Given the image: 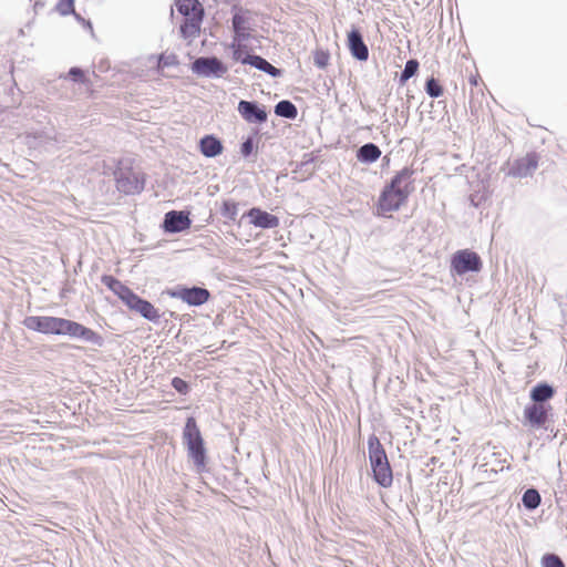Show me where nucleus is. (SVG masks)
<instances>
[{
	"mask_svg": "<svg viewBox=\"0 0 567 567\" xmlns=\"http://www.w3.org/2000/svg\"><path fill=\"white\" fill-rule=\"evenodd\" d=\"M101 281L106 286L114 295H116L123 302L133 291L130 287L124 285L117 278L111 275H103Z\"/></svg>",
	"mask_w": 567,
	"mask_h": 567,
	"instance_id": "4be33fe9",
	"label": "nucleus"
},
{
	"mask_svg": "<svg viewBox=\"0 0 567 567\" xmlns=\"http://www.w3.org/2000/svg\"><path fill=\"white\" fill-rule=\"evenodd\" d=\"M330 55L328 52L318 50L315 53L313 62L319 69H324L329 63Z\"/></svg>",
	"mask_w": 567,
	"mask_h": 567,
	"instance_id": "e433bc0d",
	"label": "nucleus"
},
{
	"mask_svg": "<svg viewBox=\"0 0 567 567\" xmlns=\"http://www.w3.org/2000/svg\"><path fill=\"white\" fill-rule=\"evenodd\" d=\"M313 161L315 158L312 154H305L302 161L298 163L296 169L292 171V174H300V179H306L315 172V168L312 166Z\"/></svg>",
	"mask_w": 567,
	"mask_h": 567,
	"instance_id": "cd10ccee",
	"label": "nucleus"
},
{
	"mask_svg": "<svg viewBox=\"0 0 567 567\" xmlns=\"http://www.w3.org/2000/svg\"><path fill=\"white\" fill-rule=\"evenodd\" d=\"M413 174L414 171L411 167L405 166L401 171L396 172L384 187L394 192L409 190L410 195L414 189L412 178Z\"/></svg>",
	"mask_w": 567,
	"mask_h": 567,
	"instance_id": "a211bd4d",
	"label": "nucleus"
},
{
	"mask_svg": "<svg viewBox=\"0 0 567 567\" xmlns=\"http://www.w3.org/2000/svg\"><path fill=\"white\" fill-rule=\"evenodd\" d=\"M543 567H565L563 559L556 554H545L542 558Z\"/></svg>",
	"mask_w": 567,
	"mask_h": 567,
	"instance_id": "72a5a7b5",
	"label": "nucleus"
},
{
	"mask_svg": "<svg viewBox=\"0 0 567 567\" xmlns=\"http://www.w3.org/2000/svg\"><path fill=\"white\" fill-rule=\"evenodd\" d=\"M72 14H73V16H74V18H75L79 22H81V23H83V21L85 20L84 18H82V17H81L79 13H76L75 11H74V13H72Z\"/></svg>",
	"mask_w": 567,
	"mask_h": 567,
	"instance_id": "a19ab883",
	"label": "nucleus"
},
{
	"mask_svg": "<svg viewBox=\"0 0 567 567\" xmlns=\"http://www.w3.org/2000/svg\"><path fill=\"white\" fill-rule=\"evenodd\" d=\"M55 10L63 17L74 13V0H59Z\"/></svg>",
	"mask_w": 567,
	"mask_h": 567,
	"instance_id": "f704fd0d",
	"label": "nucleus"
},
{
	"mask_svg": "<svg viewBox=\"0 0 567 567\" xmlns=\"http://www.w3.org/2000/svg\"><path fill=\"white\" fill-rule=\"evenodd\" d=\"M556 393L555 388L547 382H539L534 385L529 392V398L533 403L537 404H550L549 400L554 398Z\"/></svg>",
	"mask_w": 567,
	"mask_h": 567,
	"instance_id": "412c9836",
	"label": "nucleus"
},
{
	"mask_svg": "<svg viewBox=\"0 0 567 567\" xmlns=\"http://www.w3.org/2000/svg\"><path fill=\"white\" fill-rule=\"evenodd\" d=\"M231 13L233 39L246 42L252 39V32L255 31L254 12L241 6L234 4Z\"/></svg>",
	"mask_w": 567,
	"mask_h": 567,
	"instance_id": "39448f33",
	"label": "nucleus"
},
{
	"mask_svg": "<svg viewBox=\"0 0 567 567\" xmlns=\"http://www.w3.org/2000/svg\"><path fill=\"white\" fill-rule=\"evenodd\" d=\"M357 159L363 164H372L381 156L380 147L374 143H365L357 151Z\"/></svg>",
	"mask_w": 567,
	"mask_h": 567,
	"instance_id": "5701e85b",
	"label": "nucleus"
},
{
	"mask_svg": "<svg viewBox=\"0 0 567 567\" xmlns=\"http://www.w3.org/2000/svg\"><path fill=\"white\" fill-rule=\"evenodd\" d=\"M409 190L404 192H394L388 189L385 187L382 188L377 207L380 210L381 215L386 213L396 212L401 208V206L408 200Z\"/></svg>",
	"mask_w": 567,
	"mask_h": 567,
	"instance_id": "f8f14e48",
	"label": "nucleus"
},
{
	"mask_svg": "<svg viewBox=\"0 0 567 567\" xmlns=\"http://www.w3.org/2000/svg\"><path fill=\"white\" fill-rule=\"evenodd\" d=\"M220 214L223 217L227 218L230 221H235L238 214V206L235 202L224 200L220 209Z\"/></svg>",
	"mask_w": 567,
	"mask_h": 567,
	"instance_id": "2f4dec72",
	"label": "nucleus"
},
{
	"mask_svg": "<svg viewBox=\"0 0 567 567\" xmlns=\"http://www.w3.org/2000/svg\"><path fill=\"white\" fill-rule=\"evenodd\" d=\"M125 306L138 313L144 319L157 323L159 321V312L148 300L140 297L134 291L124 301Z\"/></svg>",
	"mask_w": 567,
	"mask_h": 567,
	"instance_id": "ddd939ff",
	"label": "nucleus"
},
{
	"mask_svg": "<svg viewBox=\"0 0 567 567\" xmlns=\"http://www.w3.org/2000/svg\"><path fill=\"white\" fill-rule=\"evenodd\" d=\"M470 83H471L472 85H477V79H476L475 76H471V78H470Z\"/></svg>",
	"mask_w": 567,
	"mask_h": 567,
	"instance_id": "79ce46f5",
	"label": "nucleus"
},
{
	"mask_svg": "<svg viewBox=\"0 0 567 567\" xmlns=\"http://www.w3.org/2000/svg\"><path fill=\"white\" fill-rule=\"evenodd\" d=\"M553 406L550 404L529 403L524 408V417L532 429H548V423L553 421Z\"/></svg>",
	"mask_w": 567,
	"mask_h": 567,
	"instance_id": "1a4fd4ad",
	"label": "nucleus"
},
{
	"mask_svg": "<svg viewBox=\"0 0 567 567\" xmlns=\"http://www.w3.org/2000/svg\"><path fill=\"white\" fill-rule=\"evenodd\" d=\"M221 141L214 134H207L199 140V151L208 158H214L223 153Z\"/></svg>",
	"mask_w": 567,
	"mask_h": 567,
	"instance_id": "aec40b11",
	"label": "nucleus"
},
{
	"mask_svg": "<svg viewBox=\"0 0 567 567\" xmlns=\"http://www.w3.org/2000/svg\"><path fill=\"white\" fill-rule=\"evenodd\" d=\"M183 441L187 447V455L193 461L197 473H204L207 470V451L205 442L197 425L195 417L186 419L183 429Z\"/></svg>",
	"mask_w": 567,
	"mask_h": 567,
	"instance_id": "f03ea898",
	"label": "nucleus"
},
{
	"mask_svg": "<svg viewBox=\"0 0 567 567\" xmlns=\"http://www.w3.org/2000/svg\"><path fill=\"white\" fill-rule=\"evenodd\" d=\"M240 116L250 124H262L268 118L266 106L257 101L240 100L237 105Z\"/></svg>",
	"mask_w": 567,
	"mask_h": 567,
	"instance_id": "dca6fc26",
	"label": "nucleus"
},
{
	"mask_svg": "<svg viewBox=\"0 0 567 567\" xmlns=\"http://www.w3.org/2000/svg\"><path fill=\"white\" fill-rule=\"evenodd\" d=\"M44 4L40 1H37L35 4H34V8L38 9L40 7H43Z\"/></svg>",
	"mask_w": 567,
	"mask_h": 567,
	"instance_id": "37998d69",
	"label": "nucleus"
},
{
	"mask_svg": "<svg viewBox=\"0 0 567 567\" xmlns=\"http://www.w3.org/2000/svg\"><path fill=\"white\" fill-rule=\"evenodd\" d=\"M275 114L287 120H295L298 116L297 106L289 100H281L275 105Z\"/></svg>",
	"mask_w": 567,
	"mask_h": 567,
	"instance_id": "a878e982",
	"label": "nucleus"
},
{
	"mask_svg": "<svg viewBox=\"0 0 567 567\" xmlns=\"http://www.w3.org/2000/svg\"><path fill=\"white\" fill-rule=\"evenodd\" d=\"M228 49L231 50V59L241 64H248L249 58L254 54L248 52L246 41H237L233 39Z\"/></svg>",
	"mask_w": 567,
	"mask_h": 567,
	"instance_id": "393cba45",
	"label": "nucleus"
},
{
	"mask_svg": "<svg viewBox=\"0 0 567 567\" xmlns=\"http://www.w3.org/2000/svg\"><path fill=\"white\" fill-rule=\"evenodd\" d=\"M66 319L51 316H29L23 326L32 331L43 334L63 336Z\"/></svg>",
	"mask_w": 567,
	"mask_h": 567,
	"instance_id": "423d86ee",
	"label": "nucleus"
},
{
	"mask_svg": "<svg viewBox=\"0 0 567 567\" xmlns=\"http://www.w3.org/2000/svg\"><path fill=\"white\" fill-rule=\"evenodd\" d=\"M539 156L537 153L532 152L524 157L515 159L507 171V175L515 178H524L532 176L538 167Z\"/></svg>",
	"mask_w": 567,
	"mask_h": 567,
	"instance_id": "4468645a",
	"label": "nucleus"
},
{
	"mask_svg": "<svg viewBox=\"0 0 567 567\" xmlns=\"http://www.w3.org/2000/svg\"><path fill=\"white\" fill-rule=\"evenodd\" d=\"M420 63L416 59H410L405 62L404 69L400 73L399 82L405 84L411 78L416 75Z\"/></svg>",
	"mask_w": 567,
	"mask_h": 567,
	"instance_id": "c85d7f7f",
	"label": "nucleus"
},
{
	"mask_svg": "<svg viewBox=\"0 0 567 567\" xmlns=\"http://www.w3.org/2000/svg\"><path fill=\"white\" fill-rule=\"evenodd\" d=\"M114 179L116 188L120 193L125 195H135L143 192L145 186L144 174L135 171L132 166L126 165L120 161L116 169L114 171Z\"/></svg>",
	"mask_w": 567,
	"mask_h": 567,
	"instance_id": "7ed1b4c3",
	"label": "nucleus"
},
{
	"mask_svg": "<svg viewBox=\"0 0 567 567\" xmlns=\"http://www.w3.org/2000/svg\"><path fill=\"white\" fill-rule=\"evenodd\" d=\"M192 226L189 212L169 210L164 215L162 228L166 234H178L187 230Z\"/></svg>",
	"mask_w": 567,
	"mask_h": 567,
	"instance_id": "2eb2a0df",
	"label": "nucleus"
},
{
	"mask_svg": "<svg viewBox=\"0 0 567 567\" xmlns=\"http://www.w3.org/2000/svg\"><path fill=\"white\" fill-rule=\"evenodd\" d=\"M179 64L178 56L175 53H161L157 55L156 70L159 72L165 68L177 66Z\"/></svg>",
	"mask_w": 567,
	"mask_h": 567,
	"instance_id": "c756f323",
	"label": "nucleus"
},
{
	"mask_svg": "<svg viewBox=\"0 0 567 567\" xmlns=\"http://www.w3.org/2000/svg\"><path fill=\"white\" fill-rule=\"evenodd\" d=\"M347 44L351 55L358 61H367L369 59L368 45L358 28L353 27L348 32Z\"/></svg>",
	"mask_w": 567,
	"mask_h": 567,
	"instance_id": "f3484780",
	"label": "nucleus"
},
{
	"mask_svg": "<svg viewBox=\"0 0 567 567\" xmlns=\"http://www.w3.org/2000/svg\"><path fill=\"white\" fill-rule=\"evenodd\" d=\"M250 223L261 229H272L279 226V218L259 207H252L247 213Z\"/></svg>",
	"mask_w": 567,
	"mask_h": 567,
	"instance_id": "6ab92c4d",
	"label": "nucleus"
},
{
	"mask_svg": "<svg viewBox=\"0 0 567 567\" xmlns=\"http://www.w3.org/2000/svg\"><path fill=\"white\" fill-rule=\"evenodd\" d=\"M412 95H408V100L404 101L402 97L399 100L400 105L395 106V112H399L401 109V116L405 118V121L409 118V110H410V100L412 99Z\"/></svg>",
	"mask_w": 567,
	"mask_h": 567,
	"instance_id": "58836bf2",
	"label": "nucleus"
},
{
	"mask_svg": "<svg viewBox=\"0 0 567 567\" xmlns=\"http://www.w3.org/2000/svg\"><path fill=\"white\" fill-rule=\"evenodd\" d=\"M85 28H87L91 32H93V27L90 20H84L82 23Z\"/></svg>",
	"mask_w": 567,
	"mask_h": 567,
	"instance_id": "ea45409f",
	"label": "nucleus"
},
{
	"mask_svg": "<svg viewBox=\"0 0 567 567\" xmlns=\"http://www.w3.org/2000/svg\"><path fill=\"white\" fill-rule=\"evenodd\" d=\"M68 76L75 83H84L85 74L81 68L73 66L69 70Z\"/></svg>",
	"mask_w": 567,
	"mask_h": 567,
	"instance_id": "4c0bfd02",
	"label": "nucleus"
},
{
	"mask_svg": "<svg viewBox=\"0 0 567 567\" xmlns=\"http://www.w3.org/2000/svg\"><path fill=\"white\" fill-rule=\"evenodd\" d=\"M248 65L270 75L271 78H280L284 73L281 69L274 66L265 58L255 53L249 58Z\"/></svg>",
	"mask_w": 567,
	"mask_h": 567,
	"instance_id": "b1692460",
	"label": "nucleus"
},
{
	"mask_svg": "<svg viewBox=\"0 0 567 567\" xmlns=\"http://www.w3.org/2000/svg\"><path fill=\"white\" fill-rule=\"evenodd\" d=\"M172 298L181 299L188 306L199 307L206 303L210 298V292L204 287L193 286H176L174 289L168 291Z\"/></svg>",
	"mask_w": 567,
	"mask_h": 567,
	"instance_id": "9d476101",
	"label": "nucleus"
},
{
	"mask_svg": "<svg viewBox=\"0 0 567 567\" xmlns=\"http://www.w3.org/2000/svg\"><path fill=\"white\" fill-rule=\"evenodd\" d=\"M63 336L84 341L99 348L103 347L104 344V338L100 333L76 321L69 319L65 321Z\"/></svg>",
	"mask_w": 567,
	"mask_h": 567,
	"instance_id": "9b49d317",
	"label": "nucleus"
},
{
	"mask_svg": "<svg viewBox=\"0 0 567 567\" xmlns=\"http://www.w3.org/2000/svg\"><path fill=\"white\" fill-rule=\"evenodd\" d=\"M452 270L462 276L467 272H478L483 268L480 255L470 249L457 250L451 260Z\"/></svg>",
	"mask_w": 567,
	"mask_h": 567,
	"instance_id": "6e6552de",
	"label": "nucleus"
},
{
	"mask_svg": "<svg viewBox=\"0 0 567 567\" xmlns=\"http://www.w3.org/2000/svg\"><path fill=\"white\" fill-rule=\"evenodd\" d=\"M171 385L182 395H186L190 391L189 384L179 377H174L171 381Z\"/></svg>",
	"mask_w": 567,
	"mask_h": 567,
	"instance_id": "c9c22d12",
	"label": "nucleus"
},
{
	"mask_svg": "<svg viewBox=\"0 0 567 567\" xmlns=\"http://www.w3.org/2000/svg\"><path fill=\"white\" fill-rule=\"evenodd\" d=\"M540 502H542L540 494L534 487L526 489L522 496L523 506L527 511L536 509L540 505Z\"/></svg>",
	"mask_w": 567,
	"mask_h": 567,
	"instance_id": "bb28decb",
	"label": "nucleus"
},
{
	"mask_svg": "<svg viewBox=\"0 0 567 567\" xmlns=\"http://www.w3.org/2000/svg\"><path fill=\"white\" fill-rule=\"evenodd\" d=\"M424 90L430 97L437 99L443 94V86L440 81L431 76L426 80Z\"/></svg>",
	"mask_w": 567,
	"mask_h": 567,
	"instance_id": "7c9ffc66",
	"label": "nucleus"
},
{
	"mask_svg": "<svg viewBox=\"0 0 567 567\" xmlns=\"http://www.w3.org/2000/svg\"><path fill=\"white\" fill-rule=\"evenodd\" d=\"M190 70L198 76L220 79L227 73L228 68L220 59L212 55L196 58L190 64Z\"/></svg>",
	"mask_w": 567,
	"mask_h": 567,
	"instance_id": "0eeeda50",
	"label": "nucleus"
},
{
	"mask_svg": "<svg viewBox=\"0 0 567 567\" xmlns=\"http://www.w3.org/2000/svg\"><path fill=\"white\" fill-rule=\"evenodd\" d=\"M258 134L255 131L252 134L248 135L244 142L240 144V154L243 157L248 158L255 150V136Z\"/></svg>",
	"mask_w": 567,
	"mask_h": 567,
	"instance_id": "473e14b6",
	"label": "nucleus"
},
{
	"mask_svg": "<svg viewBox=\"0 0 567 567\" xmlns=\"http://www.w3.org/2000/svg\"><path fill=\"white\" fill-rule=\"evenodd\" d=\"M368 452L373 481L380 487H390L393 483L392 467L385 450L375 434H371L368 439Z\"/></svg>",
	"mask_w": 567,
	"mask_h": 567,
	"instance_id": "f257e3e1",
	"label": "nucleus"
},
{
	"mask_svg": "<svg viewBox=\"0 0 567 567\" xmlns=\"http://www.w3.org/2000/svg\"><path fill=\"white\" fill-rule=\"evenodd\" d=\"M177 11L185 17V23L181 25L184 37L194 35L199 32L204 17V10L198 0H176Z\"/></svg>",
	"mask_w": 567,
	"mask_h": 567,
	"instance_id": "20e7f679",
	"label": "nucleus"
}]
</instances>
